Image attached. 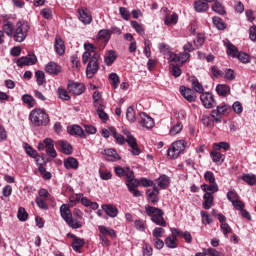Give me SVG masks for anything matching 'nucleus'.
Returning <instances> with one entry per match:
<instances>
[{"mask_svg":"<svg viewBox=\"0 0 256 256\" xmlns=\"http://www.w3.org/2000/svg\"><path fill=\"white\" fill-rule=\"evenodd\" d=\"M22 101H23V103H26V105H28V107H33L35 105V98H33V96H31L29 94H24L22 96Z\"/></svg>","mask_w":256,"mask_h":256,"instance_id":"obj_55","label":"nucleus"},{"mask_svg":"<svg viewBox=\"0 0 256 256\" xmlns=\"http://www.w3.org/2000/svg\"><path fill=\"white\" fill-rule=\"evenodd\" d=\"M98 37L107 43L111 39V32L109 29H102L98 32Z\"/></svg>","mask_w":256,"mask_h":256,"instance_id":"obj_45","label":"nucleus"},{"mask_svg":"<svg viewBox=\"0 0 256 256\" xmlns=\"http://www.w3.org/2000/svg\"><path fill=\"white\" fill-rule=\"evenodd\" d=\"M213 148L216 149V151H221V149H223L224 151H229L231 146L227 142H220V143H214Z\"/></svg>","mask_w":256,"mask_h":256,"instance_id":"obj_54","label":"nucleus"},{"mask_svg":"<svg viewBox=\"0 0 256 256\" xmlns=\"http://www.w3.org/2000/svg\"><path fill=\"white\" fill-rule=\"evenodd\" d=\"M78 15L81 23H83L84 25H91V22L93 21V16H91L87 8H79Z\"/></svg>","mask_w":256,"mask_h":256,"instance_id":"obj_14","label":"nucleus"},{"mask_svg":"<svg viewBox=\"0 0 256 256\" xmlns=\"http://www.w3.org/2000/svg\"><path fill=\"white\" fill-rule=\"evenodd\" d=\"M109 79L114 89H117V87H119V75H117V73H111Z\"/></svg>","mask_w":256,"mask_h":256,"instance_id":"obj_59","label":"nucleus"},{"mask_svg":"<svg viewBox=\"0 0 256 256\" xmlns=\"http://www.w3.org/2000/svg\"><path fill=\"white\" fill-rule=\"evenodd\" d=\"M206 255H208V256H225L224 253L217 251V249H215V248H208L206 250Z\"/></svg>","mask_w":256,"mask_h":256,"instance_id":"obj_64","label":"nucleus"},{"mask_svg":"<svg viewBox=\"0 0 256 256\" xmlns=\"http://www.w3.org/2000/svg\"><path fill=\"white\" fill-rule=\"evenodd\" d=\"M99 53H94L91 57L87 67H86V75L88 79H93L97 71H99Z\"/></svg>","mask_w":256,"mask_h":256,"instance_id":"obj_8","label":"nucleus"},{"mask_svg":"<svg viewBox=\"0 0 256 256\" xmlns=\"http://www.w3.org/2000/svg\"><path fill=\"white\" fill-rule=\"evenodd\" d=\"M168 249H177V236L170 235L164 241Z\"/></svg>","mask_w":256,"mask_h":256,"instance_id":"obj_37","label":"nucleus"},{"mask_svg":"<svg viewBox=\"0 0 256 256\" xmlns=\"http://www.w3.org/2000/svg\"><path fill=\"white\" fill-rule=\"evenodd\" d=\"M17 218L19 219V221L25 222L27 221V219H29V213H27L25 208L20 207L18 209Z\"/></svg>","mask_w":256,"mask_h":256,"instance_id":"obj_50","label":"nucleus"},{"mask_svg":"<svg viewBox=\"0 0 256 256\" xmlns=\"http://www.w3.org/2000/svg\"><path fill=\"white\" fill-rule=\"evenodd\" d=\"M212 11L218 13V15H225V8L220 2H215L212 6Z\"/></svg>","mask_w":256,"mask_h":256,"instance_id":"obj_53","label":"nucleus"},{"mask_svg":"<svg viewBox=\"0 0 256 256\" xmlns=\"http://www.w3.org/2000/svg\"><path fill=\"white\" fill-rule=\"evenodd\" d=\"M216 92L220 97H225L231 93V88L226 84H218L216 86Z\"/></svg>","mask_w":256,"mask_h":256,"instance_id":"obj_33","label":"nucleus"},{"mask_svg":"<svg viewBox=\"0 0 256 256\" xmlns=\"http://www.w3.org/2000/svg\"><path fill=\"white\" fill-rule=\"evenodd\" d=\"M45 71L48 75H59L61 73V66L55 62H49L45 66Z\"/></svg>","mask_w":256,"mask_h":256,"instance_id":"obj_22","label":"nucleus"},{"mask_svg":"<svg viewBox=\"0 0 256 256\" xmlns=\"http://www.w3.org/2000/svg\"><path fill=\"white\" fill-rule=\"evenodd\" d=\"M203 43H205V36L203 34H198L196 39L194 40V45L196 46V49L202 47Z\"/></svg>","mask_w":256,"mask_h":256,"instance_id":"obj_63","label":"nucleus"},{"mask_svg":"<svg viewBox=\"0 0 256 256\" xmlns=\"http://www.w3.org/2000/svg\"><path fill=\"white\" fill-rule=\"evenodd\" d=\"M58 95L62 101H69L71 99V96H69V93L64 88H58Z\"/></svg>","mask_w":256,"mask_h":256,"instance_id":"obj_60","label":"nucleus"},{"mask_svg":"<svg viewBox=\"0 0 256 256\" xmlns=\"http://www.w3.org/2000/svg\"><path fill=\"white\" fill-rule=\"evenodd\" d=\"M104 155L108 161H119V159H121V157L117 154V151L111 148L105 149Z\"/></svg>","mask_w":256,"mask_h":256,"instance_id":"obj_30","label":"nucleus"},{"mask_svg":"<svg viewBox=\"0 0 256 256\" xmlns=\"http://www.w3.org/2000/svg\"><path fill=\"white\" fill-rule=\"evenodd\" d=\"M171 184V179L169 176L163 174L158 179L155 180L154 185H156L157 189H167Z\"/></svg>","mask_w":256,"mask_h":256,"instance_id":"obj_20","label":"nucleus"},{"mask_svg":"<svg viewBox=\"0 0 256 256\" xmlns=\"http://www.w3.org/2000/svg\"><path fill=\"white\" fill-rule=\"evenodd\" d=\"M203 195L204 202L202 203V207L206 210L211 209L213 207V193L206 191Z\"/></svg>","mask_w":256,"mask_h":256,"instance_id":"obj_27","label":"nucleus"},{"mask_svg":"<svg viewBox=\"0 0 256 256\" xmlns=\"http://www.w3.org/2000/svg\"><path fill=\"white\" fill-rule=\"evenodd\" d=\"M204 179L206 183L209 184H202L201 189L204 192L209 191L210 193H217L219 191V186L217 185V182L215 181V174L211 171H207L204 173Z\"/></svg>","mask_w":256,"mask_h":256,"instance_id":"obj_6","label":"nucleus"},{"mask_svg":"<svg viewBox=\"0 0 256 256\" xmlns=\"http://www.w3.org/2000/svg\"><path fill=\"white\" fill-rule=\"evenodd\" d=\"M179 21V16L176 13H173L171 17L167 16L164 20L165 25H175Z\"/></svg>","mask_w":256,"mask_h":256,"instance_id":"obj_56","label":"nucleus"},{"mask_svg":"<svg viewBox=\"0 0 256 256\" xmlns=\"http://www.w3.org/2000/svg\"><path fill=\"white\" fill-rule=\"evenodd\" d=\"M64 167L65 169L71 170H77L79 169V161L75 157H68L64 159Z\"/></svg>","mask_w":256,"mask_h":256,"instance_id":"obj_24","label":"nucleus"},{"mask_svg":"<svg viewBox=\"0 0 256 256\" xmlns=\"http://www.w3.org/2000/svg\"><path fill=\"white\" fill-rule=\"evenodd\" d=\"M68 91L71 95H83L85 93V84L77 82L68 83Z\"/></svg>","mask_w":256,"mask_h":256,"instance_id":"obj_13","label":"nucleus"},{"mask_svg":"<svg viewBox=\"0 0 256 256\" xmlns=\"http://www.w3.org/2000/svg\"><path fill=\"white\" fill-rule=\"evenodd\" d=\"M126 143L131 147L132 155H141V149H139V146L137 145V139H135L133 135L128 134V138H126Z\"/></svg>","mask_w":256,"mask_h":256,"instance_id":"obj_19","label":"nucleus"},{"mask_svg":"<svg viewBox=\"0 0 256 256\" xmlns=\"http://www.w3.org/2000/svg\"><path fill=\"white\" fill-rule=\"evenodd\" d=\"M140 185V180L135 178V172L129 171L126 177V187L129 189H137Z\"/></svg>","mask_w":256,"mask_h":256,"instance_id":"obj_15","label":"nucleus"},{"mask_svg":"<svg viewBox=\"0 0 256 256\" xmlns=\"http://www.w3.org/2000/svg\"><path fill=\"white\" fill-rule=\"evenodd\" d=\"M46 148V153L49 157L55 159L57 157V151L55 150V145L53 144V140L51 138H45L43 143L38 144V151H44Z\"/></svg>","mask_w":256,"mask_h":256,"instance_id":"obj_9","label":"nucleus"},{"mask_svg":"<svg viewBox=\"0 0 256 256\" xmlns=\"http://www.w3.org/2000/svg\"><path fill=\"white\" fill-rule=\"evenodd\" d=\"M242 181H245L247 185H250V187H253V185H256V175L255 174H249L245 173L241 176Z\"/></svg>","mask_w":256,"mask_h":256,"instance_id":"obj_36","label":"nucleus"},{"mask_svg":"<svg viewBox=\"0 0 256 256\" xmlns=\"http://www.w3.org/2000/svg\"><path fill=\"white\" fill-rule=\"evenodd\" d=\"M99 175H100V179H102L103 181H109V179H111L113 177V174H111V171L109 170H99Z\"/></svg>","mask_w":256,"mask_h":256,"instance_id":"obj_62","label":"nucleus"},{"mask_svg":"<svg viewBox=\"0 0 256 256\" xmlns=\"http://www.w3.org/2000/svg\"><path fill=\"white\" fill-rule=\"evenodd\" d=\"M201 102L204 105L205 109H213L217 105L215 97L211 92H204L200 96Z\"/></svg>","mask_w":256,"mask_h":256,"instance_id":"obj_11","label":"nucleus"},{"mask_svg":"<svg viewBox=\"0 0 256 256\" xmlns=\"http://www.w3.org/2000/svg\"><path fill=\"white\" fill-rule=\"evenodd\" d=\"M55 51L58 55H65V42L61 38L55 39Z\"/></svg>","mask_w":256,"mask_h":256,"instance_id":"obj_34","label":"nucleus"},{"mask_svg":"<svg viewBox=\"0 0 256 256\" xmlns=\"http://www.w3.org/2000/svg\"><path fill=\"white\" fill-rule=\"evenodd\" d=\"M160 53L168 56V61L170 63V72L173 77H181V66L183 63L187 62V59L191 57V54L187 52L175 54L169 51V46L165 43L159 45Z\"/></svg>","mask_w":256,"mask_h":256,"instance_id":"obj_1","label":"nucleus"},{"mask_svg":"<svg viewBox=\"0 0 256 256\" xmlns=\"http://www.w3.org/2000/svg\"><path fill=\"white\" fill-rule=\"evenodd\" d=\"M2 30L8 37H13V34L15 33V25L7 19V16H4L3 18Z\"/></svg>","mask_w":256,"mask_h":256,"instance_id":"obj_16","label":"nucleus"},{"mask_svg":"<svg viewBox=\"0 0 256 256\" xmlns=\"http://www.w3.org/2000/svg\"><path fill=\"white\" fill-rule=\"evenodd\" d=\"M180 93L188 103H194V101H197V93L191 88L180 86Z\"/></svg>","mask_w":256,"mask_h":256,"instance_id":"obj_12","label":"nucleus"},{"mask_svg":"<svg viewBox=\"0 0 256 256\" xmlns=\"http://www.w3.org/2000/svg\"><path fill=\"white\" fill-rule=\"evenodd\" d=\"M117 59V54H115V51L108 50L104 56V62L108 67H111L113 63H115V60Z\"/></svg>","mask_w":256,"mask_h":256,"instance_id":"obj_29","label":"nucleus"},{"mask_svg":"<svg viewBox=\"0 0 256 256\" xmlns=\"http://www.w3.org/2000/svg\"><path fill=\"white\" fill-rule=\"evenodd\" d=\"M83 245H85V240L74 236V241L72 243V249L74 251H76V253L81 252V247H83Z\"/></svg>","mask_w":256,"mask_h":256,"instance_id":"obj_38","label":"nucleus"},{"mask_svg":"<svg viewBox=\"0 0 256 256\" xmlns=\"http://www.w3.org/2000/svg\"><path fill=\"white\" fill-rule=\"evenodd\" d=\"M232 109L236 115H241V113H243V104H241L239 101H236L233 103Z\"/></svg>","mask_w":256,"mask_h":256,"instance_id":"obj_61","label":"nucleus"},{"mask_svg":"<svg viewBox=\"0 0 256 256\" xmlns=\"http://www.w3.org/2000/svg\"><path fill=\"white\" fill-rule=\"evenodd\" d=\"M82 197H83V194H81V193L73 194L69 198V207H75V205H77V203H79L81 201Z\"/></svg>","mask_w":256,"mask_h":256,"instance_id":"obj_48","label":"nucleus"},{"mask_svg":"<svg viewBox=\"0 0 256 256\" xmlns=\"http://www.w3.org/2000/svg\"><path fill=\"white\" fill-rule=\"evenodd\" d=\"M145 211L146 215L151 217L152 223H155V225H159L160 227H167V221H165V218L163 217L165 212H163L161 209L146 205Z\"/></svg>","mask_w":256,"mask_h":256,"instance_id":"obj_5","label":"nucleus"},{"mask_svg":"<svg viewBox=\"0 0 256 256\" xmlns=\"http://www.w3.org/2000/svg\"><path fill=\"white\" fill-rule=\"evenodd\" d=\"M213 25L219 29V31H223L225 29V24L223 23V20L217 16H214L212 18Z\"/></svg>","mask_w":256,"mask_h":256,"instance_id":"obj_51","label":"nucleus"},{"mask_svg":"<svg viewBox=\"0 0 256 256\" xmlns=\"http://www.w3.org/2000/svg\"><path fill=\"white\" fill-rule=\"evenodd\" d=\"M146 197L148 199V203H159V188L157 185H154L153 189H148L146 191Z\"/></svg>","mask_w":256,"mask_h":256,"instance_id":"obj_17","label":"nucleus"},{"mask_svg":"<svg viewBox=\"0 0 256 256\" xmlns=\"http://www.w3.org/2000/svg\"><path fill=\"white\" fill-rule=\"evenodd\" d=\"M223 43L224 47L227 48V55H229L230 57H237V55L239 54L237 46L233 45L228 39L223 40Z\"/></svg>","mask_w":256,"mask_h":256,"instance_id":"obj_23","label":"nucleus"},{"mask_svg":"<svg viewBox=\"0 0 256 256\" xmlns=\"http://www.w3.org/2000/svg\"><path fill=\"white\" fill-rule=\"evenodd\" d=\"M210 77L211 79H219V77H223V71H221L217 66H211Z\"/></svg>","mask_w":256,"mask_h":256,"instance_id":"obj_43","label":"nucleus"},{"mask_svg":"<svg viewBox=\"0 0 256 256\" xmlns=\"http://www.w3.org/2000/svg\"><path fill=\"white\" fill-rule=\"evenodd\" d=\"M200 215L203 225H211V223H213V218H211V215H209L207 212L201 211Z\"/></svg>","mask_w":256,"mask_h":256,"instance_id":"obj_49","label":"nucleus"},{"mask_svg":"<svg viewBox=\"0 0 256 256\" xmlns=\"http://www.w3.org/2000/svg\"><path fill=\"white\" fill-rule=\"evenodd\" d=\"M163 235H165V229L164 228L156 227L152 231V237H153L152 239H161V237H163Z\"/></svg>","mask_w":256,"mask_h":256,"instance_id":"obj_52","label":"nucleus"},{"mask_svg":"<svg viewBox=\"0 0 256 256\" xmlns=\"http://www.w3.org/2000/svg\"><path fill=\"white\" fill-rule=\"evenodd\" d=\"M134 228L136 231H140L141 233L145 232V229H147V224L142 219H137L134 221Z\"/></svg>","mask_w":256,"mask_h":256,"instance_id":"obj_42","label":"nucleus"},{"mask_svg":"<svg viewBox=\"0 0 256 256\" xmlns=\"http://www.w3.org/2000/svg\"><path fill=\"white\" fill-rule=\"evenodd\" d=\"M35 77H36V83L41 87V85H45V72L38 70L35 72Z\"/></svg>","mask_w":256,"mask_h":256,"instance_id":"obj_44","label":"nucleus"},{"mask_svg":"<svg viewBox=\"0 0 256 256\" xmlns=\"http://www.w3.org/2000/svg\"><path fill=\"white\" fill-rule=\"evenodd\" d=\"M130 23L131 27L136 31V33L141 36L145 35V29H143V26L139 22L133 20Z\"/></svg>","mask_w":256,"mask_h":256,"instance_id":"obj_47","label":"nucleus"},{"mask_svg":"<svg viewBox=\"0 0 256 256\" xmlns=\"http://www.w3.org/2000/svg\"><path fill=\"white\" fill-rule=\"evenodd\" d=\"M25 151L29 155V157H32V159H37L39 154L31 147L29 144H26Z\"/></svg>","mask_w":256,"mask_h":256,"instance_id":"obj_58","label":"nucleus"},{"mask_svg":"<svg viewBox=\"0 0 256 256\" xmlns=\"http://www.w3.org/2000/svg\"><path fill=\"white\" fill-rule=\"evenodd\" d=\"M210 157L216 165H221L225 161V155L221 154V152L212 151Z\"/></svg>","mask_w":256,"mask_h":256,"instance_id":"obj_32","label":"nucleus"},{"mask_svg":"<svg viewBox=\"0 0 256 256\" xmlns=\"http://www.w3.org/2000/svg\"><path fill=\"white\" fill-rule=\"evenodd\" d=\"M139 123L140 125H142V127H145L146 129H153L155 125V120H153V118L145 114V112H142L140 113Z\"/></svg>","mask_w":256,"mask_h":256,"instance_id":"obj_18","label":"nucleus"},{"mask_svg":"<svg viewBox=\"0 0 256 256\" xmlns=\"http://www.w3.org/2000/svg\"><path fill=\"white\" fill-rule=\"evenodd\" d=\"M185 147H187V143L184 140L173 142L168 148V157L170 159H177L185 151Z\"/></svg>","mask_w":256,"mask_h":256,"instance_id":"obj_7","label":"nucleus"},{"mask_svg":"<svg viewBox=\"0 0 256 256\" xmlns=\"http://www.w3.org/2000/svg\"><path fill=\"white\" fill-rule=\"evenodd\" d=\"M58 145L65 155H73V146L65 140L58 141Z\"/></svg>","mask_w":256,"mask_h":256,"instance_id":"obj_28","label":"nucleus"},{"mask_svg":"<svg viewBox=\"0 0 256 256\" xmlns=\"http://www.w3.org/2000/svg\"><path fill=\"white\" fill-rule=\"evenodd\" d=\"M103 211H105L106 215L109 217L115 218L119 215V209L111 204H104L102 205Z\"/></svg>","mask_w":256,"mask_h":256,"instance_id":"obj_26","label":"nucleus"},{"mask_svg":"<svg viewBox=\"0 0 256 256\" xmlns=\"http://www.w3.org/2000/svg\"><path fill=\"white\" fill-rule=\"evenodd\" d=\"M67 131H68L69 135H77L78 137H81L82 139H87V134H85V131H83V128H81V126H79L77 124L68 126Z\"/></svg>","mask_w":256,"mask_h":256,"instance_id":"obj_21","label":"nucleus"},{"mask_svg":"<svg viewBox=\"0 0 256 256\" xmlns=\"http://www.w3.org/2000/svg\"><path fill=\"white\" fill-rule=\"evenodd\" d=\"M129 171H133L131 170V168L129 167H122V166H116L114 167V172L117 175V177H126L127 178V173H129Z\"/></svg>","mask_w":256,"mask_h":256,"instance_id":"obj_39","label":"nucleus"},{"mask_svg":"<svg viewBox=\"0 0 256 256\" xmlns=\"http://www.w3.org/2000/svg\"><path fill=\"white\" fill-rule=\"evenodd\" d=\"M29 119L35 127H47L51 123V118L45 110L40 108H35L30 112Z\"/></svg>","mask_w":256,"mask_h":256,"instance_id":"obj_2","label":"nucleus"},{"mask_svg":"<svg viewBox=\"0 0 256 256\" xmlns=\"http://www.w3.org/2000/svg\"><path fill=\"white\" fill-rule=\"evenodd\" d=\"M110 133L112 137H114L118 145H124L126 143L125 137L119 134V132H117V129L115 127H110Z\"/></svg>","mask_w":256,"mask_h":256,"instance_id":"obj_31","label":"nucleus"},{"mask_svg":"<svg viewBox=\"0 0 256 256\" xmlns=\"http://www.w3.org/2000/svg\"><path fill=\"white\" fill-rule=\"evenodd\" d=\"M192 88L195 93H201L202 95L203 91H205L203 84H201L197 78L192 79Z\"/></svg>","mask_w":256,"mask_h":256,"instance_id":"obj_41","label":"nucleus"},{"mask_svg":"<svg viewBox=\"0 0 256 256\" xmlns=\"http://www.w3.org/2000/svg\"><path fill=\"white\" fill-rule=\"evenodd\" d=\"M119 13H120L122 19H124V21H129V19H131V12H129V10H127V8L120 7Z\"/></svg>","mask_w":256,"mask_h":256,"instance_id":"obj_57","label":"nucleus"},{"mask_svg":"<svg viewBox=\"0 0 256 256\" xmlns=\"http://www.w3.org/2000/svg\"><path fill=\"white\" fill-rule=\"evenodd\" d=\"M98 231H100V235L111 237L112 239H115V237H117V233L111 227L100 225L98 226Z\"/></svg>","mask_w":256,"mask_h":256,"instance_id":"obj_25","label":"nucleus"},{"mask_svg":"<svg viewBox=\"0 0 256 256\" xmlns=\"http://www.w3.org/2000/svg\"><path fill=\"white\" fill-rule=\"evenodd\" d=\"M70 207L71 206H69V204H62L60 206V215L62 219H64L68 227H71V229H81V227H83V224L81 223V221L73 218V212H71Z\"/></svg>","mask_w":256,"mask_h":256,"instance_id":"obj_3","label":"nucleus"},{"mask_svg":"<svg viewBox=\"0 0 256 256\" xmlns=\"http://www.w3.org/2000/svg\"><path fill=\"white\" fill-rule=\"evenodd\" d=\"M29 29H31L29 22L25 20L18 21L14 28V34L12 35L13 41L23 43L27 39V35H29Z\"/></svg>","mask_w":256,"mask_h":256,"instance_id":"obj_4","label":"nucleus"},{"mask_svg":"<svg viewBox=\"0 0 256 256\" xmlns=\"http://www.w3.org/2000/svg\"><path fill=\"white\" fill-rule=\"evenodd\" d=\"M126 119L129 121V123H135L136 121L135 109L131 106H129L126 110Z\"/></svg>","mask_w":256,"mask_h":256,"instance_id":"obj_46","label":"nucleus"},{"mask_svg":"<svg viewBox=\"0 0 256 256\" xmlns=\"http://www.w3.org/2000/svg\"><path fill=\"white\" fill-rule=\"evenodd\" d=\"M37 63V56L35 54H28L27 56H22L16 61L18 67H29Z\"/></svg>","mask_w":256,"mask_h":256,"instance_id":"obj_10","label":"nucleus"},{"mask_svg":"<svg viewBox=\"0 0 256 256\" xmlns=\"http://www.w3.org/2000/svg\"><path fill=\"white\" fill-rule=\"evenodd\" d=\"M194 8L197 13H203L209 9V4L203 0H198L194 3Z\"/></svg>","mask_w":256,"mask_h":256,"instance_id":"obj_35","label":"nucleus"},{"mask_svg":"<svg viewBox=\"0 0 256 256\" xmlns=\"http://www.w3.org/2000/svg\"><path fill=\"white\" fill-rule=\"evenodd\" d=\"M181 131H183V122L177 121L176 124L171 127L169 134L175 136L181 133Z\"/></svg>","mask_w":256,"mask_h":256,"instance_id":"obj_40","label":"nucleus"}]
</instances>
